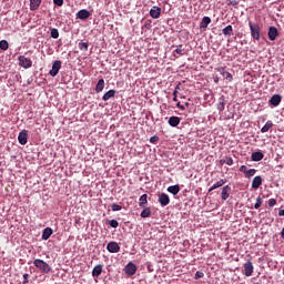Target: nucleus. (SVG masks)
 Masks as SVG:
<instances>
[{
    "mask_svg": "<svg viewBox=\"0 0 284 284\" xmlns=\"http://www.w3.org/2000/svg\"><path fill=\"white\" fill-rule=\"evenodd\" d=\"M18 141L20 145H26L28 143V130H22L18 135Z\"/></svg>",
    "mask_w": 284,
    "mask_h": 284,
    "instance_id": "10",
    "label": "nucleus"
},
{
    "mask_svg": "<svg viewBox=\"0 0 284 284\" xmlns=\"http://www.w3.org/2000/svg\"><path fill=\"white\" fill-rule=\"evenodd\" d=\"M226 165H234V160L232 158H226Z\"/></svg>",
    "mask_w": 284,
    "mask_h": 284,
    "instance_id": "44",
    "label": "nucleus"
},
{
    "mask_svg": "<svg viewBox=\"0 0 284 284\" xmlns=\"http://www.w3.org/2000/svg\"><path fill=\"white\" fill-rule=\"evenodd\" d=\"M264 156H265V154H263V152L257 151V152L252 153L251 160L255 161V162H258V161H263Z\"/></svg>",
    "mask_w": 284,
    "mask_h": 284,
    "instance_id": "17",
    "label": "nucleus"
},
{
    "mask_svg": "<svg viewBox=\"0 0 284 284\" xmlns=\"http://www.w3.org/2000/svg\"><path fill=\"white\" fill-rule=\"evenodd\" d=\"M252 274H254V264L252 263V258H248L244 263V276H252Z\"/></svg>",
    "mask_w": 284,
    "mask_h": 284,
    "instance_id": "4",
    "label": "nucleus"
},
{
    "mask_svg": "<svg viewBox=\"0 0 284 284\" xmlns=\"http://www.w3.org/2000/svg\"><path fill=\"white\" fill-rule=\"evenodd\" d=\"M185 108H190V102H186V103H185Z\"/></svg>",
    "mask_w": 284,
    "mask_h": 284,
    "instance_id": "52",
    "label": "nucleus"
},
{
    "mask_svg": "<svg viewBox=\"0 0 284 284\" xmlns=\"http://www.w3.org/2000/svg\"><path fill=\"white\" fill-rule=\"evenodd\" d=\"M226 183L225 180L221 179L217 181L215 184H213L210 189L209 192H213V190H217V187H223V184Z\"/></svg>",
    "mask_w": 284,
    "mask_h": 284,
    "instance_id": "27",
    "label": "nucleus"
},
{
    "mask_svg": "<svg viewBox=\"0 0 284 284\" xmlns=\"http://www.w3.org/2000/svg\"><path fill=\"white\" fill-rule=\"evenodd\" d=\"M230 192H232V186L230 185H225L222 189V193H221L222 201H227L230 199Z\"/></svg>",
    "mask_w": 284,
    "mask_h": 284,
    "instance_id": "13",
    "label": "nucleus"
},
{
    "mask_svg": "<svg viewBox=\"0 0 284 284\" xmlns=\"http://www.w3.org/2000/svg\"><path fill=\"white\" fill-rule=\"evenodd\" d=\"M140 216H141L142 219H150V216H152V210H151L150 207H145V209L141 212Z\"/></svg>",
    "mask_w": 284,
    "mask_h": 284,
    "instance_id": "28",
    "label": "nucleus"
},
{
    "mask_svg": "<svg viewBox=\"0 0 284 284\" xmlns=\"http://www.w3.org/2000/svg\"><path fill=\"white\" fill-rule=\"evenodd\" d=\"M261 185H263V178L261 175H257L252 181V189L258 190V187H261Z\"/></svg>",
    "mask_w": 284,
    "mask_h": 284,
    "instance_id": "12",
    "label": "nucleus"
},
{
    "mask_svg": "<svg viewBox=\"0 0 284 284\" xmlns=\"http://www.w3.org/2000/svg\"><path fill=\"white\" fill-rule=\"evenodd\" d=\"M168 192H170V194H173V196H176V194H179V192H181V186H179V184L171 185L168 187Z\"/></svg>",
    "mask_w": 284,
    "mask_h": 284,
    "instance_id": "23",
    "label": "nucleus"
},
{
    "mask_svg": "<svg viewBox=\"0 0 284 284\" xmlns=\"http://www.w3.org/2000/svg\"><path fill=\"white\" fill-rule=\"evenodd\" d=\"M181 48H183L182 44H180L179 48L174 50V52H175L176 54H179L180 57H183L184 53H183V49H181Z\"/></svg>",
    "mask_w": 284,
    "mask_h": 284,
    "instance_id": "37",
    "label": "nucleus"
},
{
    "mask_svg": "<svg viewBox=\"0 0 284 284\" xmlns=\"http://www.w3.org/2000/svg\"><path fill=\"white\" fill-rule=\"evenodd\" d=\"M156 141H158V138H156V136H153V138L150 139V142H151V143H156Z\"/></svg>",
    "mask_w": 284,
    "mask_h": 284,
    "instance_id": "49",
    "label": "nucleus"
},
{
    "mask_svg": "<svg viewBox=\"0 0 284 284\" xmlns=\"http://www.w3.org/2000/svg\"><path fill=\"white\" fill-rule=\"evenodd\" d=\"M28 278H30V275L28 274V273H26L24 275H23V284H28L29 283V281H28Z\"/></svg>",
    "mask_w": 284,
    "mask_h": 284,
    "instance_id": "46",
    "label": "nucleus"
},
{
    "mask_svg": "<svg viewBox=\"0 0 284 284\" xmlns=\"http://www.w3.org/2000/svg\"><path fill=\"white\" fill-rule=\"evenodd\" d=\"M78 48H79V50H81L82 52H88L89 44H88V42H80V43L78 44Z\"/></svg>",
    "mask_w": 284,
    "mask_h": 284,
    "instance_id": "31",
    "label": "nucleus"
},
{
    "mask_svg": "<svg viewBox=\"0 0 284 284\" xmlns=\"http://www.w3.org/2000/svg\"><path fill=\"white\" fill-rule=\"evenodd\" d=\"M33 265L34 267L40 270V272H43V274H50L52 272V267H50V265L43 260H40V258L34 260Z\"/></svg>",
    "mask_w": 284,
    "mask_h": 284,
    "instance_id": "1",
    "label": "nucleus"
},
{
    "mask_svg": "<svg viewBox=\"0 0 284 284\" xmlns=\"http://www.w3.org/2000/svg\"><path fill=\"white\" fill-rule=\"evenodd\" d=\"M219 82V80L217 79H215V83H217Z\"/></svg>",
    "mask_w": 284,
    "mask_h": 284,
    "instance_id": "54",
    "label": "nucleus"
},
{
    "mask_svg": "<svg viewBox=\"0 0 284 284\" xmlns=\"http://www.w3.org/2000/svg\"><path fill=\"white\" fill-rule=\"evenodd\" d=\"M109 225H110L111 227L116 229V227H119V222H118L116 220H111V221L109 222Z\"/></svg>",
    "mask_w": 284,
    "mask_h": 284,
    "instance_id": "39",
    "label": "nucleus"
},
{
    "mask_svg": "<svg viewBox=\"0 0 284 284\" xmlns=\"http://www.w3.org/2000/svg\"><path fill=\"white\" fill-rule=\"evenodd\" d=\"M115 94V90H109L106 93L103 94L102 101H110V99H114Z\"/></svg>",
    "mask_w": 284,
    "mask_h": 284,
    "instance_id": "20",
    "label": "nucleus"
},
{
    "mask_svg": "<svg viewBox=\"0 0 284 284\" xmlns=\"http://www.w3.org/2000/svg\"><path fill=\"white\" fill-rule=\"evenodd\" d=\"M247 168L245 166V165H242L241 168H240V172H243V174H247Z\"/></svg>",
    "mask_w": 284,
    "mask_h": 284,
    "instance_id": "47",
    "label": "nucleus"
},
{
    "mask_svg": "<svg viewBox=\"0 0 284 284\" xmlns=\"http://www.w3.org/2000/svg\"><path fill=\"white\" fill-rule=\"evenodd\" d=\"M231 6H239V1L236 0L231 1Z\"/></svg>",
    "mask_w": 284,
    "mask_h": 284,
    "instance_id": "50",
    "label": "nucleus"
},
{
    "mask_svg": "<svg viewBox=\"0 0 284 284\" xmlns=\"http://www.w3.org/2000/svg\"><path fill=\"white\" fill-rule=\"evenodd\" d=\"M52 236V230L50 227H45L42 232V241H48Z\"/></svg>",
    "mask_w": 284,
    "mask_h": 284,
    "instance_id": "25",
    "label": "nucleus"
},
{
    "mask_svg": "<svg viewBox=\"0 0 284 284\" xmlns=\"http://www.w3.org/2000/svg\"><path fill=\"white\" fill-rule=\"evenodd\" d=\"M159 203L162 205V207H165L166 205H170V195L166 193H162L159 195Z\"/></svg>",
    "mask_w": 284,
    "mask_h": 284,
    "instance_id": "9",
    "label": "nucleus"
},
{
    "mask_svg": "<svg viewBox=\"0 0 284 284\" xmlns=\"http://www.w3.org/2000/svg\"><path fill=\"white\" fill-rule=\"evenodd\" d=\"M248 27L251 30V36L255 41L261 39V26L258 23H253L252 21L248 22Z\"/></svg>",
    "mask_w": 284,
    "mask_h": 284,
    "instance_id": "2",
    "label": "nucleus"
},
{
    "mask_svg": "<svg viewBox=\"0 0 284 284\" xmlns=\"http://www.w3.org/2000/svg\"><path fill=\"white\" fill-rule=\"evenodd\" d=\"M276 37H278V29H276V27H270L268 28L270 41H276Z\"/></svg>",
    "mask_w": 284,
    "mask_h": 284,
    "instance_id": "11",
    "label": "nucleus"
},
{
    "mask_svg": "<svg viewBox=\"0 0 284 284\" xmlns=\"http://www.w3.org/2000/svg\"><path fill=\"white\" fill-rule=\"evenodd\" d=\"M54 6H59V8H61V6H63V0H53Z\"/></svg>",
    "mask_w": 284,
    "mask_h": 284,
    "instance_id": "45",
    "label": "nucleus"
},
{
    "mask_svg": "<svg viewBox=\"0 0 284 284\" xmlns=\"http://www.w3.org/2000/svg\"><path fill=\"white\" fill-rule=\"evenodd\" d=\"M217 110H219V112H223V110H225V98L224 97L220 98V102L217 104Z\"/></svg>",
    "mask_w": 284,
    "mask_h": 284,
    "instance_id": "30",
    "label": "nucleus"
},
{
    "mask_svg": "<svg viewBox=\"0 0 284 284\" xmlns=\"http://www.w3.org/2000/svg\"><path fill=\"white\" fill-rule=\"evenodd\" d=\"M18 61H19L20 68H24V70L32 68V60H30L29 58H26L24 55H19Z\"/></svg>",
    "mask_w": 284,
    "mask_h": 284,
    "instance_id": "3",
    "label": "nucleus"
},
{
    "mask_svg": "<svg viewBox=\"0 0 284 284\" xmlns=\"http://www.w3.org/2000/svg\"><path fill=\"white\" fill-rule=\"evenodd\" d=\"M278 216H284V209L278 211Z\"/></svg>",
    "mask_w": 284,
    "mask_h": 284,
    "instance_id": "51",
    "label": "nucleus"
},
{
    "mask_svg": "<svg viewBox=\"0 0 284 284\" xmlns=\"http://www.w3.org/2000/svg\"><path fill=\"white\" fill-rule=\"evenodd\" d=\"M272 128H274V123L271 120H268L261 129L262 134H265V132H270Z\"/></svg>",
    "mask_w": 284,
    "mask_h": 284,
    "instance_id": "22",
    "label": "nucleus"
},
{
    "mask_svg": "<svg viewBox=\"0 0 284 284\" xmlns=\"http://www.w3.org/2000/svg\"><path fill=\"white\" fill-rule=\"evenodd\" d=\"M51 38L59 39V29H57V28L51 29Z\"/></svg>",
    "mask_w": 284,
    "mask_h": 284,
    "instance_id": "33",
    "label": "nucleus"
},
{
    "mask_svg": "<svg viewBox=\"0 0 284 284\" xmlns=\"http://www.w3.org/2000/svg\"><path fill=\"white\" fill-rule=\"evenodd\" d=\"M176 108L180 110H185V105L181 104V102H178Z\"/></svg>",
    "mask_w": 284,
    "mask_h": 284,
    "instance_id": "48",
    "label": "nucleus"
},
{
    "mask_svg": "<svg viewBox=\"0 0 284 284\" xmlns=\"http://www.w3.org/2000/svg\"><path fill=\"white\" fill-rule=\"evenodd\" d=\"M145 205H148V194H143L139 199V206L145 207Z\"/></svg>",
    "mask_w": 284,
    "mask_h": 284,
    "instance_id": "29",
    "label": "nucleus"
},
{
    "mask_svg": "<svg viewBox=\"0 0 284 284\" xmlns=\"http://www.w3.org/2000/svg\"><path fill=\"white\" fill-rule=\"evenodd\" d=\"M42 1L43 0H30V10H31V12H34V10H39Z\"/></svg>",
    "mask_w": 284,
    "mask_h": 284,
    "instance_id": "18",
    "label": "nucleus"
},
{
    "mask_svg": "<svg viewBox=\"0 0 284 284\" xmlns=\"http://www.w3.org/2000/svg\"><path fill=\"white\" fill-rule=\"evenodd\" d=\"M8 48H9L8 41L6 40L0 41V50H8Z\"/></svg>",
    "mask_w": 284,
    "mask_h": 284,
    "instance_id": "36",
    "label": "nucleus"
},
{
    "mask_svg": "<svg viewBox=\"0 0 284 284\" xmlns=\"http://www.w3.org/2000/svg\"><path fill=\"white\" fill-rule=\"evenodd\" d=\"M276 205V199H270L268 200V207H274Z\"/></svg>",
    "mask_w": 284,
    "mask_h": 284,
    "instance_id": "43",
    "label": "nucleus"
},
{
    "mask_svg": "<svg viewBox=\"0 0 284 284\" xmlns=\"http://www.w3.org/2000/svg\"><path fill=\"white\" fill-rule=\"evenodd\" d=\"M204 276H205V274H204L203 272L197 271V272L195 273V281H199V278H203Z\"/></svg>",
    "mask_w": 284,
    "mask_h": 284,
    "instance_id": "40",
    "label": "nucleus"
},
{
    "mask_svg": "<svg viewBox=\"0 0 284 284\" xmlns=\"http://www.w3.org/2000/svg\"><path fill=\"white\" fill-rule=\"evenodd\" d=\"M111 210H112V212H121V210H123V206H121L119 204H112Z\"/></svg>",
    "mask_w": 284,
    "mask_h": 284,
    "instance_id": "35",
    "label": "nucleus"
},
{
    "mask_svg": "<svg viewBox=\"0 0 284 284\" xmlns=\"http://www.w3.org/2000/svg\"><path fill=\"white\" fill-rule=\"evenodd\" d=\"M59 70H61V60H55L49 71L50 77H57V74H59Z\"/></svg>",
    "mask_w": 284,
    "mask_h": 284,
    "instance_id": "5",
    "label": "nucleus"
},
{
    "mask_svg": "<svg viewBox=\"0 0 284 284\" xmlns=\"http://www.w3.org/2000/svg\"><path fill=\"white\" fill-rule=\"evenodd\" d=\"M222 34H224L225 37H232L234 34V28H232V26L229 24L222 30Z\"/></svg>",
    "mask_w": 284,
    "mask_h": 284,
    "instance_id": "24",
    "label": "nucleus"
},
{
    "mask_svg": "<svg viewBox=\"0 0 284 284\" xmlns=\"http://www.w3.org/2000/svg\"><path fill=\"white\" fill-rule=\"evenodd\" d=\"M103 88H105V80L100 79L95 87V92H103Z\"/></svg>",
    "mask_w": 284,
    "mask_h": 284,
    "instance_id": "26",
    "label": "nucleus"
},
{
    "mask_svg": "<svg viewBox=\"0 0 284 284\" xmlns=\"http://www.w3.org/2000/svg\"><path fill=\"white\" fill-rule=\"evenodd\" d=\"M216 71L220 72V74H222V75H225V73L227 72V71H225V67H220L216 69Z\"/></svg>",
    "mask_w": 284,
    "mask_h": 284,
    "instance_id": "42",
    "label": "nucleus"
},
{
    "mask_svg": "<svg viewBox=\"0 0 284 284\" xmlns=\"http://www.w3.org/2000/svg\"><path fill=\"white\" fill-rule=\"evenodd\" d=\"M176 94H179V85H176V88L173 92V101H175V102L179 101V95H176Z\"/></svg>",
    "mask_w": 284,
    "mask_h": 284,
    "instance_id": "38",
    "label": "nucleus"
},
{
    "mask_svg": "<svg viewBox=\"0 0 284 284\" xmlns=\"http://www.w3.org/2000/svg\"><path fill=\"white\" fill-rule=\"evenodd\" d=\"M212 23V19L210 17H204L200 23L201 30H205L207 26Z\"/></svg>",
    "mask_w": 284,
    "mask_h": 284,
    "instance_id": "19",
    "label": "nucleus"
},
{
    "mask_svg": "<svg viewBox=\"0 0 284 284\" xmlns=\"http://www.w3.org/2000/svg\"><path fill=\"white\" fill-rule=\"evenodd\" d=\"M254 174H256V169H250L245 173V179H252V176H254Z\"/></svg>",
    "mask_w": 284,
    "mask_h": 284,
    "instance_id": "32",
    "label": "nucleus"
},
{
    "mask_svg": "<svg viewBox=\"0 0 284 284\" xmlns=\"http://www.w3.org/2000/svg\"><path fill=\"white\" fill-rule=\"evenodd\" d=\"M222 77H224V78L226 79V81H232V79H233L232 73H230V72H227V71H226V73H224V75H222Z\"/></svg>",
    "mask_w": 284,
    "mask_h": 284,
    "instance_id": "41",
    "label": "nucleus"
},
{
    "mask_svg": "<svg viewBox=\"0 0 284 284\" xmlns=\"http://www.w3.org/2000/svg\"><path fill=\"white\" fill-rule=\"evenodd\" d=\"M126 276H134L136 274V264L130 262L124 268Z\"/></svg>",
    "mask_w": 284,
    "mask_h": 284,
    "instance_id": "7",
    "label": "nucleus"
},
{
    "mask_svg": "<svg viewBox=\"0 0 284 284\" xmlns=\"http://www.w3.org/2000/svg\"><path fill=\"white\" fill-rule=\"evenodd\" d=\"M90 11H88L87 9H82L80 11H78L77 13V19H81L82 21H85V19H90Z\"/></svg>",
    "mask_w": 284,
    "mask_h": 284,
    "instance_id": "14",
    "label": "nucleus"
},
{
    "mask_svg": "<svg viewBox=\"0 0 284 284\" xmlns=\"http://www.w3.org/2000/svg\"><path fill=\"white\" fill-rule=\"evenodd\" d=\"M219 82V80L217 79H215V83H217Z\"/></svg>",
    "mask_w": 284,
    "mask_h": 284,
    "instance_id": "53",
    "label": "nucleus"
},
{
    "mask_svg": "<svg viewBox=\"0 0 284 284\" xmlns=\"http://www.w3.org/2000/svg\"><path fill=\"white\" fill-rule=\"evenodd\" d=\"M261 205H263V197L257 196L256 203L254 204V209L258 210V207H261Z\"/></svg>",
    "mask_w": 284,
    "mask_h": 284,
    "instance_id": "34",
    "label": "nucleus"
},
{
    "mask_svg": "<svg viewBox=\"0 0 284 284\" xmlns=\"http://www.w3.org/2000/svg\"><path fill=\"white\" fill-rule=\"evenodd\" d=\"M102 273H103V265L98 264L97 266H94V268L92 271V276H93V278H99V275Z\"/></svg>",
    "mask_w": 284,
    "mask_h": 284,
    "instance_id": "16",
    "label": "nucleus"
},
{
    "mask_svg": "<svg viewBox=\"0 0 284 284\" xmlns=\"http://www.w3.org/2000/svg\"><path fill=\"white\" fill-rule=\"evenodd\" d=\"M180 123H181V118L179 116H171L169 119V125H171V128H176Z\"/></svg>",
    "mask_w": 284,
    "mask_h": 284,
    "instance_id": "21",
    "label": "nucleus"
},
{
    "mask_svg": "<svg viewBox=\"0 0 284 284\" xmlns=\"http://www.w3.org/2000/svg\"><path fill=\"white\" fill-rule=\"evenodd\" d=\"M281 101H283V98L281 97V94H274L270 99L268 103L273 105V108H278V105H281Z\"/></svg>",
    "mask_w": 284,
    "mask_h": 284,
    "instance_id": "8",
    "label": "nucleus"
},
{
    "mask_svg": "<svg viewBox=\"0 0 284 284\" xmlns=\"http://www.w3.org/2000/svg\"><path fill=\"white\" fill-rule=\"evenodd\" d=\"M106 250L111 254H116V253L121 252V246H119V243H116V242H110L106 245Z\"/></svg>",
    "mask_w": 284,
    "mask_h": 284,
    "instance_id": "6",
    "label": "nucleus"
},
{
    "mask_svg": "<svg viewBox=\"0 0 284 284\" xmlns=\"http://www.w3.org/2000/svg\"><path fill=\"white\" fill-rule=\"evenodd\" d=\"M150 17L152 19H159L161 17V7H153L150 10Z\"/></svg>",
    "mask_w": 284,
    "mask_h": 284,
    "instance_id": "15",
    "label": "nucleus"
}]
</instances>
